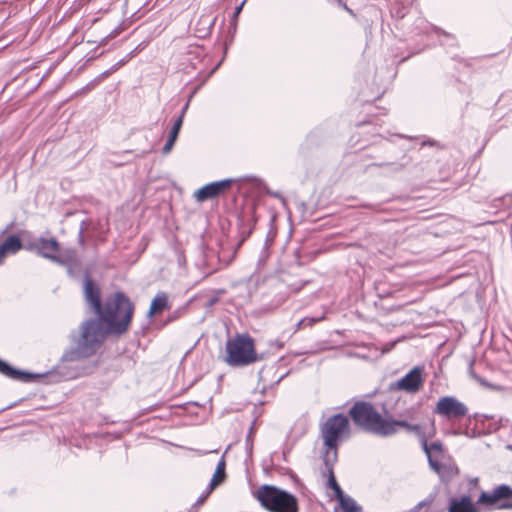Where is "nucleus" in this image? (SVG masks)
I'll list each match as a JSON object with an SVG mask.
<instances>
[{"label": "nucleus", "instance_id": "23", "mask_svg": "<svg viewBox=\"0 0 512 512\" xmlns=\"http://www.w3.org/2000/svg\"><path fill=\"white\" fill-rule=\"evenodd\" d=\"M322 319H324V316L318 318L305 317L297 323V329H300L302 326H313L315 323L321 321Z\"/></svg>", "mask_w": 512, "mask_h": 512}, {"label": "nucleus", "instance_id": "1", "mask_svg": "<svg viewBox=\"0 0 512 512\" xmlns=\"http://www.w3.org/2000/svg\"><path fill=\"white\" fill-rule=\"evenodd\" d=\"M133 313L134 305L123 292L109 296L98 319H88L80 325L79 335L73 336L75 346L65 353V359L75 361L95 354L107 333L103 323L111 334L122 335L128 330Z\"/></svg>", "mask_w": 512, "mask_h": 512}, {"label": "nucleus", "instance_id": "32", "mask_svg": "<svg viewBox=\"0 0 512 512\" xmlns=\"http://www.w3.org/2000/svg\"><path fill=\"white\" fill-rule=\"evenodd\" d=\"M506 449L512 451V444L506 445Z\"/></svg>", "mask_w": 512, "mask_h": 512}, {"label": "nucleus", "instance_id": "17", "mask_svg": "<svg viewBox=\"0 0 512 512\" xmlns=\"http://www.w3.org/2000/svg\"><path fill=\"white\" fill-rule=\"evenodd\" d=\"M181 127H182V118L178 117L175 120V122L171 128L169 137H168L165 145L163 146V149H162L163 154L166 155V154L170 153V151L172 150L174 143L178 137Z\"/></svg>", "mask_w": 512, "mask_h": 512}, {"label": "nucleus", "instance_id": "26", "mask_svg": "<svg viewBox=\"0 0 512 512\" xmlns=\"http://www.w3.org/2000/svg\"><path fill=\"white\" fill-rule=\"evenodd\" d=\"M244 4H245V1H243L240 5H238V6L235 8V10H234V12H233V21H234V23H236V20H237V18H238V16H239V14L241 13V11H242V9H243V6H244Z\"/></svg>", "mask_w": 512, "mask_h": 512}, {"label": "nucleus", "instance_id": "16", "mask_svg": "<svg viewBox=\"0 0 512 512\" xmlns=\"http://www.w3.org/2000/svg\"><path fill=\"white\" fill-rule=\"evenodd\" d=\"M169 307L170 305L167 293L160 291L155 295V297L151 301L148 316L159 314Z\"/></svg>", "mask_w": 512, "mask_h": 512}, {"label": "nucleus", "instance_id": "24", "mask_svg": "<svg viewBox=\"0 0 512 512\" xmlns=\"http://www.w3.org/2000/svg\"><path fill=\"white\" fill-rule=\"evenodd\" d=\"M427 449H428V452H425V453L428 455V454H430L431 450L442 451L443 445L441 442L435 441V442H432L430 445L427 444Z\"/></svg>", "mask_w": 512, "mask_h": 512}, {"label": "nucleus", "instance_id": "21", "mask_svg": "<svg viewBox=\"0 0 512 512\" xmlns=\"http://www.w3.org/2000/svg\"><path fill=\"white\" fill-rule=\"evenodd\" d=\"M436 499V493H430L425 499L415 505L410 512H421L423 509H428L434 503Z\"/></svg>", "mask_w": 512, "mask_h": 512}, {"label": "nucleus", "instance_id": "27", "mask_svg": "<svg viewBox=\"0 0 512 512\" xmlns=\"http://www.w3.org/2000/svg\"><path fill=\"white\" fill-rule=\"evenodd\" d=\"M124 63V61H120L118 62L117 64H115L111 70H108V71H105L104 72V75H109L111 72H114L115 70H117L122 64Z\"/></svg>", "mask_w": 512, "mask_h": 512}, {"label": "nucleus", "instance_id": "25", "mask_svg": "<svg viewBox=\"0 0 512 512\" xmlns=\"http://www.w3.org/2000/svg\"><path fill=\"white\" fill-rule=\"evenodd\" d=\"M210 493H211V492H209V486H208V487H207L206 492H205V493H203V494H202V495L197 499V501H196L195 505H198V506L202 505V504L205 502V500L207 499V497L210 495Z\"/></svg>", "mask_w": 512, "mask_h": 512}, {"label": "nucleus", "instance_id": "15", "mask_svg": "<svg viewBox=\"0 0 512 512\" xmlns=\"http://www.w3.org/2000/svg\"><path fill=\"white\" fill-rule=\"evenodd\" d=\"M22 248L21 239L17 235H10L0 245V265L9 254H15Z\"/></svg>", "mask_w": 512, "mask_h": 512}, {"label": "nucleus", "instance_id": "12", "mask_svg": "<svg viewBox=\"0 0 512 512\" xmlns=\"http://www.w3.org/2000/svg\"><path fill=\"white\" fill-rule=\"evenodd\" d=\"M36 252L44 258L50 259L54 262H59L57 253L59 251V243L55 238H39L32 244Z\"/></svg>", "mask_w": 512, "mask_h": 512}, {"label": "nucleus", "instance_id": "22", "mask_svg": "<svg viewBox=\"0 0 512 512\" xmlns=\"http://www.w3.org/2000/svg\"><path fill=\"white\" fill-rule=\"evenodd\" d=\"M429 466L441 477L444 478L446 466L437 460H434L430 454H428Z\"/></svg>", "mask_w": 512, "mask_h": 512}, {"label": "nucleus", "instance_id": "18", "mask_svg": "<svg viewBox=\"0 0 512 512\" xmlns=\"http://www.w3.org/2000/svg\"><path fill=\"white\" fill-rule=\"evenodd\" d=\"M225 478V460L222 457L216 466L214 475L209 483V492H212Z\"/></svg>", "mask_w": 512, "mask_h": 512}, {"label": "nucleus", "instance_id": "28", "mask_svg": "<svg viewBox=\"0 0 512 512\" xmlns=\"http://www.w3.org/2000/svg\"><path fill=\"white\" fill-rule=\"evenodd\" d=\"M500 509H512V502H504L498 506Z\"/></svg>", "mask_w": 512, "mask_h": 512}, {"label": "nucleus", "instance_id": "6", "mask_svg": "<svg viewBox=\"0 0 512 512\" xmlns=\"http://www.w3.org/2000/svg\"><path fill=\"white\" fill-rule=\"evenodd\" d=\"M434 412L447 419H461L468 413V407L456 397H441L435 407Z\"/></svg>", "mask_w": 512, "mask_h": 512}, {"label": "nucleus", "instance_id": "34", "mask_svg": "<svg viewBox=\"0 0 512 512\" xmlns=\"http://www.w3.org/2000/svg\"><path fill=\"white\" fill-rule=\"evenodd\" d=\"M476 379H477L478 381H480L481 383H484V381H483L481 378L476 377Z\"/></svg>", "mask_w": 512, "mask_h": 512}, {"label": "nucleus", "instance_id": "30", "mask_svg": "<svg viewBox=\"0 0 512 512\" xmlns=\"http://www.w3.org/2000/svg\"><path fill=\"white\" fill-rule=\"evenodd\" d=\"M84 229H85V227H84V222H83L82 225H81V228H80V232H79V240L81 242H83V232H84Z\"/></svg>", "mask_w": 512, "mask_h": 512}, {"label": "nucleus", "instance_id": "9", "mask_svg": "<svg viewBox=\"0 0 512 512\" xmlns=\"http://www.w3.org/2000/svg\"><path fill=\"white\" fill-rule=\"evenodd\" d=\"M233 182V179H224L208 183L195 191L194 197L198 202H204L206 200L213 199L230 188Z\"/></svg>", "mask_w": 512, "mask_h": 512}, {"label": "nucleus", "instance_id": "13", "mask_svg": "<svg viewBox=\"0 0 512 512\" xmlns=\"http://www.w3.org/2000/svg\"><path fill=\"white\" fill-rule=\"evenodd\" d=\"M0 374L22 382H30L35 378H39L42 375L33 374L26 371H22L16 368L11 367L8 363L0 359Z\"/></svg>", "mask_w": 512, "mask_h": 512}, {"label": "nucleus", "instance_id": "5", "mask_svg": "<svg viewBox=\"0 0 512 512\" xmlns=\"http://www.w3.org/2000/svg\"><path fill=\"white\" fill-rule=\"evenodd\" d=\"M320 430L324 445L328 449L336 451L339 442L349 437L348 417L342 413L335 414L322 424Z\"/></svg>", "mask_w": 512, "mask_h": 512}, {"label": "nucleus", "instance_id": "29", "mask_svg": "<svg viewBox=\"0 0 512 512\" xmlns=\"http://www.w3.org/2000/svg\"><path fill=\"white\" fill-rule=\"evenodd\" d=\"M188 105H189V103H186L184 105V107L182 108V110H181V113H180L179 117H181L182 119L184 118V115H185V113H186V111L188 109Z\"/></svg>", "mask_w": 512, "mask_h": 512}, {"label": "nucleus", "instance_id": "7", "mask_svg": "<svg viewBox=\"0 0 512 512\" xmlns=\"http://www.w3.org/2000/svg\"><path fill=\"white\" fill-rule=\"evenodd\" d=\"M423 371L424 369L422 366H415L405 376L394 383L393 387L407 393L418 392L424 383Z\"/></svg>", "mask_w": 512, "mask_h": 512}, {"label": "nucleus", "instance_id": "8", "mask_svg": "<svg viewBox=\"0 0 512 512\" xmlns=\"http://www.w3.org/2000/svg\"><path fill=\"white\" fill-rule=\"evenodd\" d=\"M386 424L389 426L387 428V432L384 433V437H390L392 435H395L398 432V427L404 428L406 432L414 434L415 436L419 437L422 442V446L425 452H428L427 449V441L425 438L424 431L422 429V426L416 423H411L404 419H397V420H388Z\"/></svg>", "mask_w": 512, "mask_h": 512}, {"label": "nucleus", "instance_id": "2", "mask_svg": "<svg viewBox=\"0 0 512 512\" xmlns=\"http://www.w3.org/2000/svg\"><path fill=\"white\" fill-rule=\"evenodd\" d=\"M349 415L354 424L363 431L384 437L389 426L385 419L375 407L365 401L356 402L349 410Z\"/></svg>", "mask_w": 512, "mask_h": 512}, {"label": "nucleus", "instance_id": "14", "mask_svg": "<svg viewBox=\"0 0 512 512\" xmlns=\"http://www.w3.org/2000/svg\"><path fill=\"white\" fill-rule=\"evenodd\" d=\"M447 512H480V509L472 502L470 496L462 495L449 499Z\"/></svg>", "mask_w": 512, "mask_h": 512}, {"label": "nucleus", "instance_id": "10", "mask_svg": "<svg viewBox=\"0 0 512 512\" xmlns=\"http://www.w3.org/2000/svg\"><path fill=\"white\" fill-rule=\"evenodd\" d=\"M83 289L85 301L93 312L98 315L103 307L101 303V292L100 288L94 283L88 272H86L84 276Z\"/></svg>", "mask_w": 512, "mask_h": 512}, {"label": "nucleus", "instance_id": "4", "mask_svg": "<svg viewBox=\"0 0 512 512\" xmlns=\"http://www.w3.org/2000/svg\"><path fill=\"white\" fill-rule=\"evenodd\" d=\"M257 360L254 340L247 334H238L226 342L225 362L232 367H242Z\"/></svg>", "mask_w": 512, "mask_h": 512}, {"label": "nucleus", "instance_id": "20", "mask_svg": "<svg viewBox=\"0 0 512 512\" xmlns=\"http://www.w3.org/2000/svg\"><path fill=\"white\" fill-rule=\"evenodd\" d=\"M327 470H328L327 486L334 491L335 497L338 499L339 497H342V495L344 493L336 481V478H335L334 472H333V468L331 466H328Z\"/></svg>", "mask_w": 512, "mask_h": 512}, {"label": "nucleus", "instance_id": "33", "mask_svg": "<svg viewBox=\"0 0 512 512\" xmlns=\"http://www.w3.org/2000/svg\"><path fill=\"white\" fill-rule=\"evenodd\" d=\"M7 232V229L3 230L0 234V237L3 236Z\"/></svg>", "mask_w": 512, "mask_h": 512}, {"label": "nucleus", "instance_id": "3", "mask_svg": "<svg viewBox=\"0 0 512 512\" xmlns=\"http://www.w3.org/2000/svg\"><path fill=\"white\" fill-rule=\"evenodd\" d=\"M260 504L270 512H298L297 498L272 485H262L255 493Z\"/></svg>", "mask_w": 512, "mask_h": 512}, {"label": "nucleus", "instance_id": "31", "mask_svg": "<svg viewBox=\"0 0 512 512\" xmlns=\"http://www.w3.org/2000/svg\"><path fill=\"white\" fill-rule=\"evenodd\" d=\"M426 144H428V145H431V146H432V145H434V144H435V142H434V141L423 142V145H426Z\"/></svg>", "mask_w": 512, "mask_h": 512}, {"label": "nucleus", "instance_id": "19", "mask_svg": "<svg viewBox=\"0 0 512 512\" xmlns=\"http://www.w3.org/2000/svg\"><path fill=\"white\" fill-rule=\"evenodd\" d=\"M338 501L340 503V506H341L343 512H360L361 511V507L350 496L343 494L342 497L338 498Z\"/></svg>", "mask_w": 512, "mask_h": 512}, {"label": "nucleus", "instance_id": "11", "mask_svg": "<svg viewBox=\"0 0 512 512\" xmlns=\"http://www.w3.org/2000/svg\"><path fill=\"white\" fill-rule=\"evenodd\" d=\"M512 499V488L502 484L495 487L491 492H482L477 500L481 505H495L501 500Z\"/></svg>", "mask_w": 512, "mask_h": 512}]
</instances>
